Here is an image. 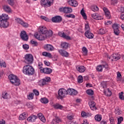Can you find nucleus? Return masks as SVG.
Instances as JSON below:
<instances>
[{"label":"nucleus","instance_id":"nucleus-1","mask_svg":"<svg viewBox=\"0 0 124 124\" xmlns=\"http://www.w3.org/2000/svg\"><path fill=\"white\" fill-rule=\"evenodd\" d=\"M23 72L26 75H33L34 74V69L31 65H26L23 67Z\"/></svg>","mask_w":124,"mask_h":124},{"label":"nucleus","instance_id":"nucleus-2","mask_svg":"<svg viewBox=\"0 0 124 124\" xmlns=\"http://www.w3.org/2000/svg\"><path fill=\"white\" fill-rule=\"evenodd\" d=\"M66 95H67V91L62 88L58 91V95L57 96V98L58 99H62L64 97H66Z\"/></svg>","mask_w":124,"mask_h":124},{"label":"nucleus","instance_id":"nucleus-3","mask_svg":"<svg viewBox=\"0 0 124 124\" xmlns=\"http://www.w3.org/2000/svg\"><path fill=\"white\" fill-rule=\"evenodd\" d=\"M38 31L40 33H42L43 34H50V36L53 35V31L52 30H48L45 26H40Z\"/></svg>","mask_w":124,"mask_h":124},{"label":"nucleus","instance_id":"nucleus-4","mask_svg":"<svg viewBox=\"0 0 124 124\" xmlns=\"http://www.w3.org/2000/svg\"><path fill=\"white\" fill-rule=\"evenodd\" d=\"M34 37L36 39H38V40H40L41 41H42L43 40H45L46 38H48V37H51V34H42L41 33L40 34H37L36 33L34 34Z\"/></svg>","mask_w":124,"mask_h":124},{"label":"nucleus","instance_id":"nucleus-5","mask_svg":"<svg viewBox=\"0 0 124 124\" xmlns=\"http://www.w3.org/2000/svg\"><path fill=\"white\" fill-rule=\"evenodd\" d=\"M54 0H41L40 4L41 6L44 7H50L51 5H53Z\"/></svg>","mask_w":124,"mask_h":124},{"label":"nucleus","instance_id":"nucleus-6","mask_svg":"<svg viewBox=\"0 0 124 124\" xmlns=\"http://www.w3.org/2000/svg\"><path fill=\"white\" fill-rule=\"evenodd\" d=\"M25 62L28 64H31L33 62V56L31 54H26L24 57Z\"/></svg>","mask_w":124,"mask_h":124},{"label":"nucleus","instance_id":"nucleus-7","mask_svg":"<svg viewBox=\"0 0 124 124\" xmlns=\"http://www.w3.org/2000/svg\"><path fill=\"white\" fill-rule=\"evenodd\" d=\"M108 58L109 59V60H111L112 61L116 62V61H118V60H120L121 59V55L119 53H115L112 54L110 56H108Z\"/></svg>","mask_w":124,"mask_h":124},{"label":"nucleus","instance_id":"nucleus-8","mask_svg":"<svg viewBox=\"0 0 124 124\" xmlns=\"http://www.w3.org/2000/svg\"><path fill=\"white\" fill-rule=\"evenodd\" d=\"M60 12H63V13H71L72 12V8L69 7H65L60 8L59 9Z\"/></svg>","mask_w":124,"mask_h":124},{"label":"nucleus","instance_id":"nucleus-9","mask_svg":"<svg viewBox=\"0 0 124 124\" xmlns=\"http://www.w3.org/2000/svg\"><path fill=\"white\" fill-rule=\"evenodd\" d=\"M112 28L114 31V33L115 34V35H119L120 32L119 25L117 24H114L112 25Z\"/></svg>","mask_w":124,"mask_h":124},{"label":"nucleus","instance_id":"nucleus-10","mask_svg":"<svg viewBox=\"0 0 124 124\" xmlns=\"http://www.w3.org/2000/svg\"><path fill=\"white\" fill-rule=\"evenodd\" d=\"M20 37L23 41H28L29 40V35L25 31H22L20 33Z\"/></svg>","mask_w":124,"mask_h":124},{"label":"nucleus","instance_id":"nucleus-11","mask_svg":"<svg viewBox=\"0 0 124 124\" xmlns=\"http://www.w3.org/2000/svg\"><path fill=\"white\" fill-rule=\"evenodd\" d=\"M8 78L10 80L11 83L13 85H15V86H16V76H15L14 75H10L8 76Z\"/></svg>","mask_w":124,"mask_h":124},{"label":"nucleus","instance_id":"nucleus-12","mask_svg":"<svg viewBox=\"0 0 124 124\" xmlns=\"http://www.w3.org/2000/svg\"><path fill=\"white\" fill-rule=\"evenodd\" d=\"M44 48L45 50H46V51H47L48 52L49 51L52 52V51H54L55 50V48L54 47V46H53L52 45H50V44L45 45L44 46Z\"/></svg>","mask_w":124,"mask_h":124},{"label":"nucleus","instance_id":"nucleus-13","mask_svg":"<svg viewBox=\"0 0 124 124\" xmlns=\"http://www.w3.org/2000/svg\"><path fill=\"white\" fill-rule=\"evenodd\" d=\"M58 52L62 57H64L65 58H68L69 57V53L63 49H59Z\"/></svg>","mask_w":124,"mask_h":124},{"label":"nucleus","instance_id":"nucleus-14","mask_svg":"<svg viewBox=\"0 0 124 124\" xmlns=\"http://www.w3.org/2000/svg\"><path fill=\"white\" fill-rule=\"evenodd\" d=\"M16 23H18V24H20L22 26V27H24V28H28L29 27V24L27 23H25L23 22L22 19L19 18H16Z\"/></svg>","mask_w":124,"mask_h":124},{"label":"nucleus","instance_id":"nucleus-15","mask_svg":"<svg viewBox=\"0 0 124 124\" xmlns=\"http://www.w3.org/2000/svg\"><path fill=\"white\" fill-rule=\"evenodd\" d=\"M37 119V116L32 114L27 118V121L30 123H34Z\"/></svg>","mask_w":124,"mask_h":124},{"label":"nucleus","instance_id":"nucleus-16","mask_svg":"<svg viewBox=\"0 0 124 124\" xmlns=\"http://www.w3.org/2000/svg\"><path fill=\"white\" fill-rule=\"evenodd\" d=\"M58 34L59 36L63 37V38L67 39V40H71V38L69 36L66 35V34L64 33V32H59Z\"/></svg>","mask_w":124,"mask_h":124},{"label":"nucleus","instance_id":"nucleus-17","mask_svg":"<svg viewBox=\"0 0 124 124\" xmlns=\"http://www.w3.org/2000/svg\"><path fill=\"white\" fill-rule=\"evenodd\" d=\"M41 71H42L43 73H45V74H51L53 70L50 68H45L41 69Z\"/></svg>","mask_w":124,"mask_h":124},{"label":"nucleus","instance_id":"nucleus-18","mask_svg":"<svg viewBox=\"0 0 124 124\" xmlns=\"http://www.w3.org/2000/svg\"><path fill=\"white\" fill-rule=\"evenodd\" d=\"M68 3L69 4V5L74 6V7L78 6V2L75 0H69L68 1Z\"/></svg>","mask_w":124,"mask_h":124},{"label":"nucleus","instance_id":"nucleus-19","mask_svg":"<svg viewBox=\"0 0 124 124\" xmlns=\"http://www.w3.org/2000/svg\"><path fill=\"white\" fill-rule=\"evenodd\" d=\"M62 17L59 16L53 17L52 18V21L53 23H60V22H62Z\"/></svg>","mask_w":124,"mask_h":124},{"label":"nucleus","instance_id":"nucleus-20","mask_svg":"<svg viewBox=\"0 0 124 124\" xmlns=\"http://www.w3.org/2000/svg\"><path fill=\"white\" fill-rule=\"evenodd\" d=\"M62 17L59 16L53 17L52 18V21L53 23H60V22H62Z\"/></svg>","mask_w":124,"mask_h":124},{"label":"nucleus","instance_id":"nucleus-21","mask_svg":"<svg viewBox=\"0 0 124 124\" xmlns=\"http://www.w3.org/2000/svg\"><path fill=\"white\" fill-rule=\"evenodd\" d=\"M62 122V120L59 117L56 116L51 122V124H59Z\"/></svg>","mask_w":124,"mask_h":124},{"label":"nucleus","instance_id":"nucleus-22","mask_svg":"<svg viewBox=\"0 0 124 124\" xmlns=\"http://www.w3.org/2000/svg\"><path fill=\"white\" fill-rule=\"evenodd\" d=\"M9 20V17L8 16V15L3 14H2V16H0V21H8Z\"/></svg>","mask_w":124,"mask_h":124},{"label":"nucleus","instance_id":"nucleus-23","mask_svg":"<svg viewBox=\"0 0 124 124\" xmlns=\"http://www.w3.org/2000/svg\"><path fill=\"white\" fill-rule=\"evenodd\" d=\"M85 35L86 37H87L89 39H92L93 38V36H94L93 34V33L91 32V31H85Z\"/></svg>","mask_w":124,"mask_h":124},{"label":"nucleus","instance_id":"nucleus-24","mask_svg":"<svg viewBox=\"0 0 124 124\" xmlns=\"http://www.w3.org/2000/svg\"><path fill=\"white\" fill-rule=\"evenodd\" d=\"M89 106L91 109H92L93 111H94V110H96V107H95V102L93 101H90L89 102Z\"/></svg>","mask_w":124,"mask_h":124},{"label":"nucleus","instance_id":"nucleus-25","mask_svg":"<svg viewBox=\"0 0 124 124\" xmlns=\"http://www.w3.org/2000/svg\"><path fill=\"white\" fill-rule=\"evenodd\" d=\"M0 22L1 24H2V28L4 29H6V28L9 27V22H8V20H4Z\"/></svg>","mask_w":124,"mask_h":124},{"label":"nucleus","instance_id":"nucleus-26","mask_svg":"<svg viewBox=\"0 0 124 124\" xmlns=\"http://www.w3.org/2000/svg\"><path fill=\"white\" fill-rule=\"evenodd\" d=\"M37 118H39L40 121L42 122L43 123H46V119H45V117L43 115V114L41 113H39L37 114Z\"/></svg>","mask_w":124,"mask_h":124},{"label":"nucleus","instance_id":"nucleus-27","mask_svg":"<svg viewBox=\"0 0 124 124\" xmlns=\"http://www.w3.org/2000/svg\"><path fill=\"white\" fill-rule=\"evenodd\" d=\"M27 117L28 114L26 112H23L19 115V120L20 121H24V120H26V119H27Z\"/></svg>","mask_w":124,"mask_h":124},{"label":"nucleus","instance_id":"nucleus-28","mask_svg":"<svg viewBox=\"0 0 124 124\" xmlns=\"http://www.w3.org/2000/svg\"><path fill=\"white\" fill-rule=\"evenodd\" d=\"M92 17L95 20H102L103 19V16H99L97 14H93L92 15Z\"/></svg>","mask_w":124,"mask_h":124},{"label":"nucleus","instance_id":"nucleus-29","mask_svg":"<svg viewBox=\"0 0 124 124\" xmlns=\"http://www.w3.org/2000/svg\"><path fill=\"white\" fill-rule=\"evenodd\" d=\"M77 69L79 72H80V73L84 72L86 70V68L84 66H77Z\"/></svg>","mask_w":124,"mask_h":124},{"label":"nucleus","instance_id":"nucleus-30","mask_svg":"<svg viewBox=\"0 0 124 124\" xmlns=\"http://www.w3.org/2000/svg\"><path fill=\"white\" fill-rule=\"evenodd\" d=\"M61 46L62 49H67V48H68V43L66 42H62Z\"/></svg>","mask_w":124,"mask_h":124},{"label":"nucleus","instance_id":"nucleus-31","mask_svg":"<svg viewBox=\"0 0 124 124\" xmlns=\"http://www.w3.org/2000/svg\"><path fill=\"white\" fill-rule=\"evenodd\" d=\"M53 106L55 109H60V110H62V109L63 108V106L59 104H54Z\"/></svg>","mask_w":124,"mask_h":124},{"label":"nucleus","instance_id":"nucleus-32","mask_svg":"<svg viewBox=\"0 0 124 124\" xmlns=\"http://www.w3.org/2000/svg\"><path fill=\"white\" fill-rule=\"evenodd\" d=\"M3 9L5 11V12H7L8 13H10V12H11V8H10L9 6H4Z\"/></svg>","mask_w":124,"mask_h":124},{"label":"nucleus","instance_id":"nucleus-33","mask_svg":"<svg viewBox=\"0 0 124 124\" xmlns=\"http://www.w3.org/2000/svg\"><path fill=\"white\" fill-rule=\"evenodd\" d=\"M104 93L107 96H111L112 92L111 91H110V90H109V88H108L106 91H104Z\"/></svg>","mask_w":124,"mask_h":124},{"label":"nucleus","instance_id":"nucleus-34","mask_svg":"<svg viewBox=\"0 0 124 124\" xmlns=\"http://www.w3.org/2000/svg\"><path fill=\"white\" fill-rule=\"evenodd\" d=\"M30 43L31 45H33V46H38V43L36 42L35 40H34V39H32Z\"/></svg>","mask_w":124,"mask_h":124},{"label":"nucleus","instance_id":"nucleus-35","mask_svg":"<svg viewBox=\"0 0 124 124\" xmlns=\"http://www.w3.org/2000/svg\"><path fill=\"white\" fill-rule=\"evenodd\" d=\"M40 101L42 103H44V104H47V103L49 102V100H48V99L46 98H42Z\"/></svg>","mask_w":124,"mask_h":124},{"label":"nucleus","instance_id":"nucleus-36","mask_svg":"<svg viewBox=\"0 0 124 124\" xmlns=\"http://www.w3.org/2000/svg\"><path fill=\"white\" fill-rule=\"evenodd\" d=\"M103 10L105 13L106 16H107V17L109 16L110 15V12H109L108 9H107V8L106 7H104Z\"/></svg>","mask_w":124,"mask_h":124},{"label":"nucleus","instance_id":"nucleus-37","mask_svg":"<svg viewBox=\"0 0 124 124\" xmlns=\"http://www.w3.org/2000/svg\"><path fill=\"white\" fill-rule=\"evenodd\" d=\"M2 97L4 98V99H7L9 97V95L7 93L4 92L2 93Z\"/></svg>","mask_w":124,"mask_h":124},{"label":"nucleus","instance_id":"nucleus-38","mask_svg":"<svg viewBox=\"0 0 124 124\" xmlns=\"http://www.w3.org/2000/svg\"><path fill=\"white\" fill-rule=\"evenodd\" d=\"M107 32V31L104 29H100L99 30V33L100 34H105Z\"/></svg>","mask_w":124,"mask_h":124},{"label":"nucleus","instance_id":"nucleus-39","mask_svg":"<svg viewBox=\"0 0 124 124\" xmlns=\"http://www.w3.org/2000/svg\"><path fill=\"white\" fill-rule=\"evenodd\" d=\"M117 81H122V82H123V80H122V74H121L120 72H117Z\"/></svg>","mask_w":124,"mask_h":124},{"label":"nucleus","instance_id":"nucleus-40","mask_svg":"<svg viewBox=\"0 0 124 124\" xmlns=\"http://www.w3.org/2000/svg\"><path fill=\"white\" fill-rule=\"evenodd\" d=\"M39 85H40V86H44L47 84V82H46V81H45V80L42 79L40 80V81L39 82Z\"/></svg>","mask_w":124,"mask_h":124},{"label":"nucleus","instance_id":"nucleus-41","mask_svg":"<svg viewBox=\"0 0 124 124\" xmlns=\"http://www.w3.org/2000/svg\"><path fill=\"white\" fill-rule=\"evenodd\" d=\"M80 13L84 19H85V20H87V15H86V13H85V12L84 11V9L81 10Z\"/></svg>","mask_w":124,"mask_h":124},{"label":"nucleus","instance_id":"nucleus-42","mask_svg":"<svg viewBox=\"0 0 124 124\" xmlns=\"http://www.w3.org/2000/svg\"><path fill=\"white\" fill-rule=\"evenodd\" d=\"M101 119H102L101 115H96L95 116V120L97 121V122H100V121H101Z\"/></svg>","mask_w":124,"mask_h":124},{"label":"nucleus","instance_id":"nucleus-43","mask_svg":"<svg viewBox=\"0 0 124 124\" xmlns=\"http://www.w3.org/2000/svg\"><path fill=\"white\" fill-rule=\"evenodd\" d=\"M86 93L89 95H93V91L91 89L87 90Z\"/></svg>","mask_w":124,"mask_h":124},{"label":"nucleus","instance_id":"nucleus-44","mask_svg":"<svg viewBox=\"0 0 124 124\" xmlns=\"http://www.w3.org/2000/svg\"><path fill=\"white\" fill-rule=\"evenodd\" d=\"M85 31H91L90 29V26H89V24H86L85 25V29H84Z\"/></svg>","mask_w":124,"mask_h":124},{"label":"nucleus","instance_id":"nucleus-45","mask_svg":"<svg viewBox=\"0 0 124 124\" xmlns=\"http://www.w3.org/2000/svg\"><path fill=\"white\" fill-rule=\"evenodd\" d=\"M82 51L83 52V55L84 56H86V55H87L88 54V49H87V48L85 46H84L82 48Z\"/></svg>","mask_w":124,"mask_h":124},{"label":"nucleus","instance_id":"nucleus-46","mask_svg":"<svg viewBox=\"0 0 124 124\" xmlns=\"http://www.w3.org/2000/svg\"><path fill=\"white\" fill-rule=\"evenodd\" d=\"M91 9L93 11H94V12H95V11H98V7L97 6H93L92 7Z\"/></svg>","mask_w":124,"mask_h":124},{"label":"nucleus","instance_id":"nucleus-47","mask_svg":"<svg viewBox=\"0 0 124 124\" xmlns=\"http://www.w3.org/2000/svg\"><path fill=\"white\" fill-rule=\"evenodd\" d=\"M102 69H103V66L102 65H99L96 68L97 71H102Z\"/></svg>","mask_w":124,"mask_h":124},{"label":"nucleus","instance_id":"nucleus-48","mask_svg":"<svg viewBox=\"0 0 124 124\" xmlns=\"http://www.w3.org/2000/svg\"><path fill=\"white\" fill-rule=\"evenodd\" d=\"M33 93H31L29 95L27 96V97L29 100H31V99H33Z\"/></svg>","mask_w":124,"mask_h":124},{"label":"nucleus","instance_id":"nucleus-49","mask_svg":"<svg viewBox=\"0 0 124 124\" xmlns=\"http://www.w3.org/2000/svg\"><path fill=\"white\" fill-rule=\"evenodd\" d=\"M21 85V81H20V79L18 78L17 77H16V86H20Z\"/></svg>","mask_w":124,"mask_h":124},{"label":"nucleus","instance_id":"nucleus-50","mask_svg":"<svg viewBox=\"0 0 124 124\" xmlns=\"http://www.w3.org/2000/svg\"><path fill=\"white\" fill-rule=\"evenodd\" d=\"M78 82L79 83H82V82H83V77H82V76H78Z\"/></svg>","mask_w":124,"mask_h":124},{"label":"nucleus","instance_id":"nucleus-51","mask_svg":"<svg viewBox=\"0 0 124 124\" xmlns=\"http://www.w3.org/2000/svg\"><path fill=\"white\" fill-rule=\"evenodd\" d=\"M119 98L121 100H124V92H122L121 93H119Z\"/></svg>","mask_w":124,"mask_h":124},{"label":"nucleus","instance_id":"nucleus-52","mask_svg":"<svg viewBox=\"0 0 124 124\" xmlns=\"http://www.w3.org/2000/svg\"><path fill=\"white\" fill-rule=\"evenodd\" d=\"M73 91V89H68L67 91V94H69V95H71V93Z\"/></svg>","mask_w":124,"mask_h":124},{"label":"nucleus","instance_id":"nucleus-53","mask_svg":"<svg viewBox=\"0 0 124 124\" xmlns=\"http://www.w3.org/2000/svg\"><path fill=\"white\" fill-rule=\"evenodd\" d=\"M8 3L12 6L14 5V0H7Z\"/></svg>","mask_w":124,"mask_h":124},{"label":"nucleus","instance_id":"nucleus-54","mask_svg":"<svg viewBox=\"0 0 124 124\" xmlns=\"http://www.w3.org/2000/svg\"><path fill=\"white\" fill-rule=\"evenodd\" d=\"M23 48L25 50H29L30 46L27 44H25L23 45Z\"/></svg>","mask_w":124,"mask_h":124},{"label":"nucleus","instance_id":"nucleus-55","mask_svg":"<svg viewBox=\"0 0 124 124\" xmlns=\"http://www.w3.org/2000/svg\"><path fill=\"white\" fill-rule=\"evenodd\" d=\"M43 65V64L41 62H39L38 64V68L41 70V69H43V68L42 67V66Z\"/></svg>","mask_w":124,"mask_h":124},{"label":"nucleus","instance_id":"nucleus-56","mask_svg":"<svg viewBox=\"0 0 124 124\" xmlns=\"http://www.w3.org/2000/svg\"><path fill=\"white\" fill-rule=\"evenodd\" d=\"M124 121V118L123 117H120L118 119V124H121L122 122Z\"/></svg>","mask_w":124,"mask_h":124},{"label":"nucleus","instance_id":"nucleus-57","mask_svg":"<svg viewBox=\"0 0 124 124\" xmlns=\"http://www.w3.org/2000/svg\"><path fill=\"white\" fill-rule=\"evenodd\" d=\"M115 114H116V115H121V114H122V111H121V109L119 108L116 109Z\"/></svg>","mask_w":124,"mask_h":124},{"label":"nucleus","instance_id":"nucleus-58","mask_svg":"<svg viewBox=\"0 0 124 124\" xmlns=\"http://www.w3.org/2000/svg\"><path fill=\"white\" fill-rule=\"evenodd\" d=\"M67 118L68 120H70V121H72L74 119V116L73 115H68L67 116Z\"/></svg>","mask_w":124,"mask_h":124},{"label":"nucleus","instance_id":"nucleus-59","mask_svg":"<svg viewBox=\"0 0 124 124\" xmlns=\"http://www.w3.org/2000/svg\"><path fill=\"white\" fill-rule=\"evenodd\" d=\"M78 93V92L74 89H73V91L72 92V93L71 94V95H76Z\"/></svg>","mask_w":124,"mask_h":124},{"label":"nucleus","instance_id":"nucleus-60","mask_svg":"<svg viewBox=\"0 0 124 124\" xmlns=\"http://www.w3.org/2000/svg\"><path fill=\"white\" fill-rule=\"evenodd\" d=\"M66 16L68 18H73V19L75 18V16L73 14H69V15H66Z\"/></svg>","mask_w":124,"mask_h":124},{"label":"nucleus","instance_id":"nucleus-61","mask_svg":"<svg viewBox=\"0 0 124 124\" xmlns=\"http://www.w3.org/2000/svg\"><path fill=\"white\" fill-rule=\"evenodd\" d=\"M33 92L34 93V94L36 96L39 95V92L36 90H33Z\"/></svg>","mask_w":124,"mask_h":124},{"label":"nucleus","instance_id":"nucleus-62","mask_svg":"<svg viewBox=\"0 0 124 124\" xmlns=\"http://www.w3.org/2000/svg\"><path fill=\"white\" fill-rule=\"evenodd\" d=\"M109 121L110 122L111 124H115V120H114V118L110 117L109 118Z\"/></svg>","mask_w":124,"mask_h":124},{"label":"nucleus","instance_id":"nucleus-63","mask_svg":"<svg viewBox=\"0 0 124 124\" xmlns=\"http://www.w3.org/2000/svg\"><path fill=\"white\" fill-rule=\"evenodd\" d=\"M44 80H45L46 83H48L51 81V78H50V77H46V79Z\"/></svg>","mask_w":124,"mask_h":124},{"label":"nucleus","instance_id":"nucleus-64","mask_svg":"<svg viewBox=\"0 0 124 124\" xmlns=\"http://www.w3.org/2000/svg\"><path fill=\"white\" fill-rule=\"evenodd\" d=\"M101 85H102L103 89H105L106 88V87H107V85L106 84V82H102L101 83Z\"/></svg>","mask_w":124,"mask_h":124}]
</instances>
